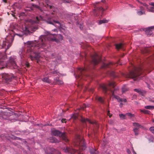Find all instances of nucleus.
I'll list each match as a JSON object with an SVG mask.
<instances>
[{
    "label": "nucleus",
    "mask_w": 154,
    "mask_h": 154,
    "mask_svg": "<svg viewBox=\"0 0 154 154\" xmlns=\"http://www.w3.org/2000/svg\"><path fill=\"white\" fill-rule=\"evenodd\" d=\"M45 34L46 36L42 35L40 37L38 42L28 41L24 43L25 47L26 48V53L29 56L31 60H38L41 57L39 52H36L37 49H42L41 51H45L46 48V44L47 41H51L58 42L60 40H62L63 38V36L59 35L57 37H59V39L55 38L54 35L56 34H52L50 32L46 31Z\"/></svg>",
    "instance_id": "nucleus-1"
},
{
    "label": "nucleus",
    "mask_w": 154,
    "mask_h": 154,
    "mask_svg": "<svg viewBox=\"0 0 154 154\" xmlns=\"http://www.w3.org/2000/svg\"><path fill=\"white\" fill-rule=\"evenodd\" d=\"M51 18L48 17V16L46 14L45 17L42 15H39L37 16L36 17V20L35 21H32L30 20L31 22L29 24L28 26H25V29L24 30L35 31L38 28L35 26V23H39V21L40 20H43L46 21L47 23L49 24H52L55 26L56 27H61V24L59 21L56 20H53L52 21L50 20V19Z\"/></svg>",
    "instance_id": "nucleus-2"
},
{
    "label": "nucleus",
    "mask_w": 154,
    "mask_h": 154,
    "mask_svg": "<svg viewBox=\"0 0 154 154\" xmlns=\"http://www.w3.org/2000/svg\"><path fill=\"white\" fill-rule=\"evenodd\" d=\"M6 58V55L5 53H0V69H2L5 66L12 67L14 68H17V66L15 63V57H11L8 63H6L3 60H5Z\"/></svg>",
    "instance_id": "nucleus-3"
},
{
    "label": "nucleus",
    "mask_w": 154,
    "mask_h": 154,
    "mask_svg": "<svg viewBox=\"0 0 154 154\" xmlns=\"http://www.w3.org/2000/svg\"><path fill=\"white\" fill-rule=\"evenodd\" d=\"M15 30H12L9 35L5 38V40L3 41L2 48H5L6 50L9 48L11 45V44L14 40V37L15 35H17L19 37H21L23 35V34L17 33L15 31Z\"/></svg>",
    "instance_id": "nucleus-4"
},
{
    "label": "nucleus",
    "mask_w": 154,
    "mask_h": 154,
    "mask_svg": "<svg viewBox=\"0 0 154 154\" xmlns=\"http://www.w3.org/2000/svg\"><path fill=\"white\" fill-rule=\"evenodd\" d=\"M115 82L113 81L110 82L107 85H103L101 86V88L105 93H106L109 91L111 93V94L119 102H126L127 100L125 99H122L119 96H116L114 94V91L111 89V88H114L116 86Z\"/></svg>",
    "instance_id": "nucleus-5"
},
{
    "label": "nucleus",
    "mask_w": 154,
    "mask_h": 154,
    "mask_svg": "<svg viewBox=\"0 0 154 154\" xmlns=\"http://www.w3.org/2000/svg\"><path fill=\"white\" fill-rule=\"evenodd\" d=\"M142 70L140 68H135L134 71H131L130 73L124 76L126 77L132 78L134 80H137L140 75V72Z\"/></svg>",
    "instance_id": "nucleus-6"
},
{
    "label": "nucleus",
    "mask_w": 154,
    "mask_h": 154,
    "mask_svg": "<svg viewBox=\"0 0 154 154\" xmlns=\"http://www.w3.org/2000/svg\"><path fill=\"white\" fill-rule=\"evenodd\" d=\"M76 145L78 146L80 149H85L86 147L84 141L82 137L80 136H77L76 140Z\"/></svg>",
    "instance_id": "nucleus-7"
},
{
    "label": "nucleus",
    "mask_w": 154,
    "mask_h": 154,
    "mask_svg": "<svg viewBox=\"0 0 154 154\" xmlns=\"http://www.w3.org/2000/svg\"><path fill=\"white\" fill-rule=\"evenodd\" d=\"M19 53L21 58V64L22 66L25 65L26 66L28 67L29 65L28 63L26 61H25V60L23 59V58H25V54H26L24 48H22L20 49Z\"/></svg>",
    "instance_id": "nucleus-8"
},
{
    "label": "nucleus",
    "mask_w": 154,
    "mask_h": 154,
    "mask_svg": "<svg viewBox=\"0 0 154 154\" xmlns=\"http://www.w3.org/2000/svg\"><path fill=\"white\" fill-rule=\"evenodd\" d=\"M0 76L2 78L3 82L7 83H8L11 81L12 79L14 78L12 74L3 73Z\"/></svg>",
    "instance_id": "nucleus-9"
},
{
    "label": "nucleus",
    "mask_w": 154,
    "mask_h": 154,
    "mask_svg": "<svg viewBox=\"0 0 154 154\" xmlns=\"http://www.w3.org/2000/svg\"><path fill=\"white\" fill-rule=\"evenodd\" d=\"M52 134L56 136H58L61 137L66 142H67L68 140L66 137V135L65 133H61L58 130H53L52 131Z\"/></svg>",
    "instance_id": "nucleus-10"
},
{
    "label": "nucleus",
    "mask_w": 154,
    "mask_h": 154,
    "mask_svg": "<svg viewBox=\"0 0 154 154\" xmlns=\"http://www.w3.org/2000/svg\"><path fill=\"white\" fill-rule=\"evenodd\" d=\"M92 63L96 65L101 61V57L97 53H95L92 56Z\"/></svg>",
    "instance_id": "nucleus-11"
},
{
    "label": "nucleus",
    "mask_w": 154,
    "mask_h": 154,
    "mask_svg": "<svg viewBox=\"0 0 154 154\" xmlns=\"http://www.w3.org/2000/svg\"><path fill=\"white\" fill-rule=\"evenodd\" d=\"M63 150L65 152L69 154H73L74 153H75L76 154H82L80 153L78 150H74L69 147L64 148Z\"/></svg>",
    "instance_id": "nucleus-12"
},
{
    "label": "nucleus",
    "mask_w": 154,
    "mask_h": 154,
    "mask_svg": "<svg viewBox=\"0 0 154 154\" xmlns=\"http://www.w3.org/2000/svg\"><path fill=\"white\" fill-rule=\"evenodd\" d=\"M95 8L93 11V14L94 16H98V13L99 11L103 12L104 11V9L102 7H97L96 5H94Z\"/></svg>",
    "instance_id": "nucleus-13"
},
{
    "label": "nucleus",
    "mask_w": 154,
    "mask_h": 154,
    "mask_svg": "<svg viewBox=\"0 0 154 154\" xmlns=\"http://www.w3.org/2000/svg\"><path fill=\"white\" fill-rule=\"evenodd\" d=\"M133 125L135 127L133 129V131L135 135H137L138 134V130L140 128L141 126L139 124L135 122L133 123Z\"/></svg>",
    "instance_id": "nucleus-14"
},
{
    "label": "nucleus",
    "mask_w": 154,
    "mask_h": 154,
    "mask_svg": "<svg viewBox=\"0 0 154 154\" xmlns=\"http://www.w3.org/2000/svg\"><path fill=\"white\" fill-rule=\"evenodd\" d=\"M86 70V69L84 68H78L77 70L78 72V74L77 75L75 76V77L76 79L77 78H81L82 79V75L83 74V72L85 71Z\"/></svg>",
    "instance_id": "nucleus-15"
},
{
    "label": "nucleus",
    "mask_w": 154,
    "mask_h": 154,
    "mask_svg": "<svg viewBox=\"0 0 154 154\" xmlns=\"http://www.w3.org/2000/svg\"><path fill=\"white\" fill-rule=\"evenodd\" d=\"M150 5H151V7L145 4H144L143 5L146 7L148 11L154 12V3H151Z\"/></svg>",
    "instance_id": "nucleus-16"
},
{
    "label": "nucleus",
    "mask_w": 154,
    "mask_h": 154,
    "mask_svg": "<svg viewBox=\"0 0 154 154\" xmlns=\"http://www.w3.org/2000/svg\"><path fill=\"white\" fill-rule=\"evenodd\" d=\"M137 14L139 16H140L145 14V11L144 8L143 7L140 6L139 9H137Z\"/></svg>",
    "instance_id": "nucleus-17"
},
{
    "label": "nucleus",
    "mask_w": 154,
    "mask_h": 154,
    "mask_svg": "<svg viewBox=\"0 0 154 154\" xmlns=\"http://www.w3.org/2000/svg\"><path fill=\"white\" fill-rule=\"evenodd\" d=\"M81 121L84 122H88L90 123L95 124L97 126L98 125L97 123V122L95 121H91V120L88 119H85L83 117L81 118Z\"/></svg>",
    "instance_id": "nucleus-18"
},
{
    "label": "nucleus",
    "mask_w": 154,
    "mask_h": 154,
    "mask_svg": "<svg viewBox=\"0 0 154 154\" xmlns=\"http://www.w3.org/2000/svg\"><path fill=\"white\" fill-rule=\"evenodd\" d=\"M154 29V26H151L147 28L146 33L148 35H152V30Z\"/></svg>",
    "instance_id": "nucleus-19"
},
{
    "label": "nucleus",
    "mask_w": 154,
    "mask_h": 154,
    "mask_svg": "<svg viewBox=\"0 0 154 154\" xmlns=\"http://www.w3.org/2000/svg\"><path fill=\"white\" fill-rule=\"evenodd\" d=\"M59 74H60V73L57 71H54L49 72V73L46 72L44 75L45 76H46L48 75L53 74L54 76H56L57 75H59Z\"/></svg>",
    "instance_id": "nucleus-20"
},
{
    "label": "nucleus",
    "mask_w": 154,
    "mask_h": 154,
    "mask_svg": "<svg viewBox=\"0 0 154 154\" xmlns=\"http://www.w3.org/2000/svg\"><path fill=\"white\" fill-rule=\"evenodd\" d=\"M116 47L117 50H119V49L123 50L124 48V45L121 43L116 44Z\"/></svg>",
    "instance_id": "nucleus-21"
},
{
    "label": "nucleus",
    "mask_w": 154,
    "mask_h": 154,
    "mask_svg": "<svg viewBox=\"0 0 154 154\" xmlns=\"http://www.w3.org/2000/svg\"><path fill=\"white\" fill-rule=\"evenodd\" d=\"M134 91L142 96L144 95L146 93V92L145 91L141 90L139 89H135Z\"/></svg>",
    "instance_id": "nucleus-22"
},
{
    "label": "nucleus",
    "mask_w": 154,
    "mask_h": 154,
    "mask_svg": "<svg viewBox=\"0 0 154 154\" xmlns=\"http://www.w3.org/2000/svg\"><path fill=\"white\" fill-rule=\"evenodd\" d=\"M47 1V2H46L47 3V5L46 6L47 8H49L51 9L52 11H55V8L53 6L50 5L48 4V0H46Z\"/></svg>",
    "instance_id": "nucleus-23"
},
{
    "label": "nucleus",
    "mask_w": 154,
    "mask_h": 154,
    "mask_svg": "<svg viewBox=\"0 0 154 154\" xmlns=\"http://www.w3.org/2000/svg\"><path fill=\"white\" fill-rule=\"evenodd\" d=\"M50 141L51 143H58L59 142V140L53 137H50Z\"/></svg>",
    "instance_id": "nucleus-24"
},
{
    "label": "nucleus",
    "mask_w": 154,
    "mask_h": 154,
    "mask_svg": "<svg viewBox=\"0 0 154 154\" xmlns=\"http://www.w3.org/2000/svg\"><path fill=\"white\" fill-rule=\"evenodd\" d=\"M54 82L58 85H62L63 83V82L61 80H59L58 78L54 79Z\"/></svg>",
    "instance_id": "nucleus-25"
},
{
    "label": "nucleus",
    "mask_w": 154,
    "mask_h": 154,
    "mask_svg": "<svg viewBox=\"0 0 154 154\" xmlns=\"http://www.w3.org/2000/svg\"><path fill=\"white\" fill-rule=\"evenodd\" d=\"M113 63L112 62L108 63H104L103 65V67H111V66L112 65Z\"/></svg>",
    "instance_id": "nucleus-26"
},
{
    "label": "nucleus",
    "mask_w": 154,
    "mask_h": 154,
    "mask_svg": "<svg viewBox=\"0 0 154 154\" xmlns=\"http://www.w3.org/2000/svg\"><path fill=\"white\" fill-rule=\"evenodd\" d=\"M42 80L45 82H46L48 83H51V80H50L47 77H45L44 78L42 79Z\"/></svg>",
    "instance_id": "nucleus-27"
},
{
    "label": "nucleus",
    "mask_w": 154,
    "mask_h": 154,
    "mask_svg": "<svg viewBox=\"0 0 154 154\" xmlns=\"http://www.w3.org/2000/svg\"><path fill=\"white\" fill-rule=\"evenodd\" d=\"M90 152L91 154H98V152L95 149H90Z\"/></svg>",
    "instance_id": "nucleus-28"
},
{
    "label": "nucleus",
    "mask_w": 154,
    "mask_h": 154,
    "mask_svg": "<svg viewBox=\"0 0 154 154\" xmlns=\"http://www.w3.org/2000/svg\"><path fill=\"white\" fill-rule=\"evenodd\" d=\"M144 108L146 109L152 110L154 109V106H145Z\"/></svg>",
    "instance_id": "nucleus-29"
},
{
    "label": "nucleus",
    "mask_w": 154,
    "mask_h": 154,
    "mask_svg": "<svg viewBox=\"0 0 154 154\" xmlns=\"http://www.w3.org/2000/svg\"><path fill=\"white\" fill-rule=\"evenodd\" d=\"M96 99L102 103H103V99L101 97L97 96L96 97Z\"/></svg>",
    "instance_id": "nucleus-30"
},
{
    "label": "nucleus",
    "mask_w": 154,
    "mask_h": 154,
    "mask_svg": "<svg viewBox=\"0 0 154 154\" xmlns=\"http://www.w3.org/2000/svg\"><path fill=\"white\" fill-rule=\"evenodd\" d=\"M140 112L145 114H150V112L148 110L140 109Z\"/></svg>",
    "instance_id": "nucleus-31"
},
{
    "label": "nucleus",
    "mask_w": 154,
    "mask_h": 154,
    "mask_svg": "<svg viewBox=\"0 0 154 154\" xmlns=\"http://www.w3.org/2000/svg\"><path fill=\"white\" fill-rule=\"evenodd\" d=\"M108 20L103 19V20H100L99 21L98 23L99 24H101L103 23H107L108 22Z\"/></svg>",
    "instance_id": "nucleus-32"
},
{
    "label": "nucleus",
    "mask_w": 154,
    "mask_h": 154,
    "mask_svg": "<svg viewBox=\"0 0 154 154\" xmlns=\"http://www.w3.org/2000/svg\"><path fill=\"white\" fill-rule=\"evenodd\" d=\"M128 89V88L126 86H124L122 88V91L123 93L125 92L126 91H127Z\"/></svg>",
    "instance_id": "nucleus-33"
},
{
    "label": "nucleus",
    "mask_w": 154,
    "mask_h": 154,
    "mask_svg": "<svg viewBox=\"0 0 154 154\" xmlns=\"http://www.w3.org/2000/svg\"><path fill=\"white\" fill-rule=\"evenodd\" d=\"M109 74H110V75L113 76V77H116V76L115 72L113 71H112L110 72H109Z\"/></svg>",
    "instance_id": "nucleus-34"
},
{
    "label": "nucleus",
    "mask_w": 154,
    "mask_h": 154,
    "mask_svg": "<svg viewBox=\"0 0 154 154\" xmlns=\"http://www.w3.org/2000/svg\"><path fill=\"white\" fill-rule=\"evenodd\" d=\"M125 115L128 116L130 118L134 117V114H131L130 113H127Z\"/></svg>",
    "instance_id": "nucleus-35"
},
{
    "label": "nucleus",
    "mask_w": 154,
    "mask_h": 154,
    "mask_svg": "<svg viewBox=\"0 0 154 154\" xmlns=\"http://www.w3.org/2000/svg\"><path fill=\"white\" fill-rule=\"evenodd\" d=\"M125 115H124L123 114H119V116L120 118L122 119H125Z\"/></svg>",
    "instance_id": "nucleus-36"
},
{
    "label": "nucleus",
    "mask_w": 154,
    "mask_h": 154,
    "mask_svg": "<svg viewBox=\"0 0 154 154\" xmlns=\"http://www.w3.org/2000/svg\"><path fill=\"white\" fill-rule=\"evenodd\" d=\"M150 131L154 134V127H151L149 128Z\"/></svg>",
    "instance_id": "nucleus-37"
},
{
    "label": "nucleus",
    "mask_w": 154,
    "mask_h": 154,
    "mask_svg": "<svg viewBox=\"0 0 154 154\" xmlns=\"http://www.w3.org/2000/svg\"><path fill=\"white\" fill-rule=\"evenodd\" d=\"M63 3H69L70 2L69 1L63 0Z\"/></svg>",
    "instance_id": "nucleus-38"
},
{
    "label": "nucleus",
    "mask_w": 154,
    "mask_h": 154,
    "mask_svg": "<svg viewBox=\"0 0 154 154\" xmlns=\"http://www.w3.org/2000/svg\"><path fill=\"white\" fill-rule=\"evenodd\" d=\"M107 115L109 116V117H111L112 116V115H110L109 111V110L107 112Z\"/></svg>",
    "instance_id": "nucleus-39"
},
{
    "label": "nucleus",
    "mask_w": 154,
    "mask_h": 154,
    "mask_svg": "<svg viewBox=\"0 0 154 154\" xmlns=\"http://www.w3.org/2000/svg\"><path fill=\"white\" fill-rule=\"evenodd\" d=\"M62 122L63 123L65 122V123L66 122V119H63L61 120Z\"/></svg>",
    "instance_id": "nucleus-40"
},
{
    "label": "nucleus",
    "mask_w": 154,
    "mask_h": 154,
    "mask_svg": "<svg viewBox=\"0 0 154 154\" xmlns=\"http://www.w3.org/2000/svg\"><path fill=\"white\" fill-rule=\"evenodd\" d=\"M102 144L103 145L105 146V145L106 144V142L105 141L103 140L102 143Z\"/></svg>",
    "instance_id": "nucleus-41"
},
{
    "label": "nucleus",
    "mask_w": 154,
    "mask_h": 154,
    "mask_svg": "<svg viewBox=\"0 0 154 154\" xmlns=\"http://www.w3.org/2000/svg\"><path fill=\"white\" fill-rule=\"evenodd\" d=\"M60 59H58V61H57L58 63H60Z\"/></svg>",
    "instance_id": "nucleus-42"
},
{
    "label": "nucleus",
    "mask_w": 154,
    "mask_h": 154,
    "mask_svg": "<svg viewBox=\"0 0 154 154\" xmlns=\"http://www.w3.org/2000/svg\"><path fill=\"white\" fill-rule=\"evenodd\" d=\"M52 31H54V32H56L57 31V30L56 29H54L52 30Z\"/></svg>",
    "instance_id": "nucleus-43"
},
{
    "label": "nucleus",
    "mask_w": 154,
    "mask_h": 154,
    "mask_svg": "<svg viewBox=\"0 0 154 154\" xmlns=\"http://www.w3.org/2000/svg\"><path fill=\"white\" fill-rule=\"evenodd\" d=\"M127 152L129 154V153H130V151L128 149H127Z\"/></svg>",
    "instance_id": "nucleus-44"
},
{
    "label": "nucleus",
    "mask_w": 154,
    "mask_h": 154,
    "mask_svg": "<svg viewBox=\"0 0 154 154\" xmlns=\"http://www.w3.org/2000/svg\"><path fill=\"white\" fill-rule=\"evenodd\" d=\"M133 152L134 154H136V153L134 151V150H133Z\"/></svg>",
    "instance_id": "nucleus-45"
},
{
    "label": "nucleus",
    "mask_w": 154,
    "mask_h": 154,
    "mask_svg": "<svg viewBox=\"0 0 154 154\" xmlns=\"http://www.w3.org/2000/svg\"><path fill=\"white\" fill-rule=\"evenodd\" d=\"M74 119H76L77 118V116H75L73 117Z\"/></svg>",
    "instance_id": "nucleus-46"
},
{
    "label": "nucleus",
    "mask_w": 154,
    "mask_h": 154,
    "mask_svg": "<svg viewBox=\"0 0 154 154\" xmlns=\"http://www.w3.org/2000/svg\"><path fill=\"white\" fill-rule=\"evenodd\" d=\"M105 2V1L104 0H102L101 1V2H102L103 3H104Z\"/></svg>",
    "instance_id": "nucleus-47"
},
{
    "label": "nucleus",
    "mask_w": 154,
    "mask_h": 154,
    "mask_svg": "<svg viewBox=\"0 0 154 154\" xmlns=\"http://www.w3.org/2000/svg\"><path fill=\"white\" fill-rule=\"evenodd\" d=\"M122 103H120V106L121 107H122Z\"/></svg>",
    "instance_id": "nucleus-48"
},
{
    "label": "nucleus",
    "mask_w": 154,
    "mask_h": 154,
    "mask_svg": "<svg viewBox=\"0 0 154 154\" xmlns=\"http://www.w3.org/2000/svg\"><path fill=\"white\" fill-rule=\"evenodd\" d=\"M3 1L5 2H6V0H3Z\"/></svg>",
    "instance_id": "nucleus-49"
},
{
    "label": "nucleus",
    "mask_w": 154,
    "mask_h": 154,
    "mask_svg": "<svg viewBox=\"0 0 154 154\" xmlns=\"http://www.w3.org/2000/svg\"><path fill=\"white\" fill-rule=\"evenodd\" d=\"M152 122L154 123V119H152Z\"/></svg>",
    "instance_id": "nucleus-50"
},
{
    "label": "nucleus",
    "mask_w": 154,
    "mask_h": 154,
    "mask_svg": "<svg viewBox=\"0 0 154 154\" xmlns=\"http://www.w3.org/2000/svg\"><path fill=\"white\" fill-rule=\"evenodd\" d=\"M99 3V2H96L95 4H98V3Z\"/></svg>",
    "instance_id": "nucleus-51"
},
{
    "label": "nucleus",
    "mask_w": 154,
    "mask_h": 154,
    "mask_svg": "<svg viewBox=\"0 0 154 154\" xmlns=\"http://www.w3.org/2000/svg\"><path fill=\"white\" fill-rule=\"evenodd\" d=\"M148 88H149V85H148Z\"/></svg>",
    "instance_id": "nucleus-52"
},
{
    "label": "nucleus",
    "mask_w": 154,
    "mask_h": 154,
    "mask_svg": "<svg viewBox=\"0 0 154 154\" xmlns=\"http://www.w3.org/2000/svg\"><path fill=\"white\" fill-rule=\"evenodd\" d=\"M52 57H54V56L53 54H52Z\"/></svg>",
    "instance_id": "nucleus-53"
},
{
    "label": "nucleus",
    "mask_w": 154,
    "mask_h": 154,
    "mask_svg": "<svg viewBox=\"0 0 154 154\" xmlns=\"http://www.w3.org/2000/svg\"><path fill=\"white\" fill-rule=\"evenodd\" d=\"M54 17V16H52L51 17Z\"/></svg>",
    "instance_id": "nucleus-54"
},
{
    "label": "nucleus",
    "mask_w": 154,
    "mask_h": 154,
    "mask_svg": "<svg viewBox=\"0 0 154 154\" xmlns=\"http://www.w3.org/2000/svg\"><path fill=\"white\" fill-rule=\"evenodd\" d=\"M138 2H139V0H138Z\"/></svg>",
    "instance_id": "nucleus-55"
},
{
    "label": "nucleus",
    "mask_w": 154,
    "mask_h": 154,
    "mask_svg": "<svg viewBox=\"0 0 154 154\" xmlns=\"http://www.w3.org/2000/svg\"><path fill=\"white\" fill-rule=\"evenodd\" d=\"M114 90L115 91L116 90L115 88H114Z\"/></svg>",
    "instance_id": "nucleus-56"
},
{
    "label": "nucleus",
    "mask_w": 154,
    "mask_h": 154,
    "mask_svg": "<svg viewBox=\"0 0 154 154\" xmlns=\"http://www.w3.org/2000/svg\"><path fill=\"white\" fill-rule=\"evenodd\" d=\"M152 102H154V101H153Z\"/></svg>",
    "instance_id": "nucleus-57"
},
{
    "label": "nucleus",
    "mask_w": 154,
    "mask_h": 154,
    "mask_svg": "<svg viewBox=\"0 0 154 154\" xmlns=\"http://www.w3.org/2000/svg\"><path fill=\"white\" fill-rule=\"evenodd\" d=\"M47 125H49V124H48Z\"/></svg>",
    "instance_id": "nucleus-58"
},
{
    "label": "nucleus",
    "mask_w": 154,
    "mask_h": 154,
    "mask_svg": "<svg viewBox=\"0 0 154 154\" xmlns=\"http://www.w3.org/2000/svg\"><path fill=\"white\" fill-rule=\"evenodd\" d=\"M59 154H61L60 153H59Z\"/></svg>",
    "instance_id": "nucleus-59"
},
{
    "label": "nucleus",
    "mask_w": 154,
    "mask_h": 154,
    "mask_svg": "<svg viewBox=\"0 0 154 154\" xmlns=\"http://www.w3.org/2000/svg\"><path fill=\"white\" fill-rule=\"evenodd\" d=\"M108 154H110L109 153H108Z\"/></svg>",
    "instance_id": "nucleus-60"
},
{
    "label": "nucleus",
    "mask_w": 154,
    "mask_h": 154,
    "mask_svg": "<svg viewBox=\"0 0 154 154\" xmlns=\"http://www.w3.org/2000/svg\"><path fill=\"white\" fill-rule=\"evenodd\" d=\"M32 1V0H31Z\"/></svg>",
    "instance_id": "nucleus-61"
}]
</instances>
